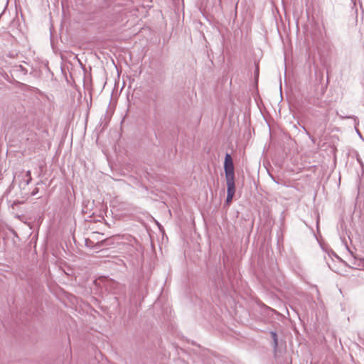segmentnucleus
<instances>
[{
    "mask_svg": "<svg viewBox=\"0 0 364 364\" xmlns=\"http://www.w3.org/2000/svg\"><path fill=\"white\" fill-rule=\"evenodd\" d=\"M227 184V198L226 203L229 205L234 197L235 193V183H226Z\"/></svg>",
    "mask_w": 364,
    "mask_h": 364,
    "instance_id": "7ed1b4c3",
    "label": "nucleus"
},
{
    "mask_svg": "<svg viewBox=\"0 0 364 364\" xmlns=\"http://www.w3.org/2000/svg\"><path fill=\"white\" fill-rule=\"evenodd\" d=\"M26 176L28 177V178L24 179L23 181H21L19 183V187L23 191L22 194H24L25 196L31 195V196H37L40 193L41 194L38 196V198H41L46 193V188L44 186V183L43 182L38 183L37 186L36 188H34L30 193L29 192H28L26 190V186L28 185L29 181L31 179V176H30V171H28L26 173Z\"/></svg>",
    "mask_w": 364,
    "mask_h": 364,
    "instance_id": "f257e3e1",
    "label": "nucleus"
},
{
    "mask_svg": "<svg viewBox=\"0 0 364 364\" xmlns=\"http://www.w3.org/2000/svg\"><path fill=\"white\" fill-rule=\"evenodd\" d=\"M46 253V245H44V247H43V255Z\"/></svg>",
    "mask_w": 364,
    "mask_h": 364,
    "instance_id": "423d86ee",
    "label": "nucleus"
},
{
    "mask_svg": "<svg viewBox=\"0 0 364 364\" xmlns=\"http://www.w3.org/2000/svg\"><path fill=\"white\" fill-rule=\"evenodd\" d=\"M224 168L225 172L226 183H235L234 165L232 157L227 154L225 158Z\"/></svg>",
    "mask_w": 364,
    "mask_h": 364,
    "instance_id": "f03ea898",
    "label": "nucleus"
},
{
    "mask_svg": "<svg viewBox=\"0 0 364 364\" xmlns=\"http://www.w3.org/2000/svg\"><path fill=\"white\" fill-rule=\"evenodd\" d=\"M41 3H42V4L43 3V0H41Z\"/></svg>",
    "mask_w": 364,
    "mask_h": 364,
    "instance_id": "6e6552de",
    "label": "nucleus"
},
{
    "mask_svg": "<svg viewBox=\"0 0 364 364\" xmlns=\"http://www.w3.org/2000/svg\"><path fill=\"white\" fill-rule=\"evenodd\" d=\"M272 335H273V336L274 338L275 343H277V338H276L277 336H276V334L274 333H273Z\"/></svg>",
    "mask_w": 364,
    "mask_h": 364,
    "instance_id": "39448f33",
    "label": "nucleus"
},
{
    "mask_svg": "<svg viewBox=\"0 0 364 364\" xmlns=\"http://www.w3.org/2000/svg\"><path fill=\"white\" fill-rule=\"evenodd\" d=\"M41 222L42 223L43 220V218H40Z\"/></svg>",
    "mask_w": 364,
    "mask_h": 364,
    "instance_id": "0eeeda50",
    "label": "nucleus"
},
{
    "mask_svg": "<svg viewBox=\"0 0 364 364\" xmlns=\"http://www.w3.org/2000/svg\"><path fill=\"white\" fill-rule=\"evenodd\" d=\"M14 71L22 73L23 75L27 73V70L21 65H15L14 67Z\"/></svg>",
    "mask_w": 364,
    "mask_h": 364,
    "instance_id": "20e7f679",
    "label": "nucleus"
}]
</instances>
